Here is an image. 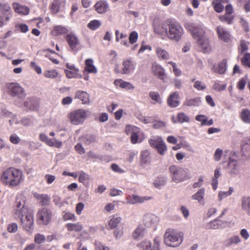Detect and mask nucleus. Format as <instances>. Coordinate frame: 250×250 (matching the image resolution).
I'll list each match as a JSON object with an SVG mask.
<instances>
[{
	"label": "nucleus",
	"mask_w": 250,
	"mask_h": 250,
	"mask_svg": "<svg viewBox=\"0 0 250 250\" xmlns=\"http://www.w3.org/2000/svg\"><path fill=\"white\" fill-rule=\"evenodd\" d=\"M159 221V218L156 215L151 213L146 214L143 218L144 223L147 227L155 226Z\"/></svg>",
	"instance_id": "18"
},
{
	"label": "nucleus",
	"mask_w": 250,
	"mask_h": 250,
	"mask_svg": "<svg viewBox=\"0 0 250 250\" xmlns=\"http://www.w3.org/2000/svg\"><path fill=\"white\" fill-rule=\"evenodd\" d=\"M241 118L244 123L250 124V111L248 109H243L241 112Z\"/></svg>",
	"instance_id": "48"
},
{
	"label": "nucleus",
	"mask_w": 250,
	"mask_h": 250,
	"mask_svg": "<svg viewBox=\"0 0 250 250\" xmlns=\"http://www.w3.org/2000/svg\"><path fill=\"white\" fill-rule=\"evenodd\" d=\"M169 170L172 180L176 183L182 182L190 178L187 168L171 166L169 167Z\"/></svg>",
	"instance_id": "4"
},
{
	"label": "nucleus",
	"mask_w": 250,
	"mask_h": 250,
	"mask_svg": "<svg viewBox=\"0 0 250 250\" xmlns=\"http://www.w3.org/2000/svg\"><path fill=\"white\" fill-rule=\"evenodd\" d=\"M241 202L242 210L250 215V196L243 197Z\"/></svg>",
	"instance_id": "35"
},
{
	"label": "nucleus",
	"mask_w": 250,
	"mask_h": 250,
	"mask_svg": "<svg viewBox=\"0 0 250 250\" xmlns=\"http://www.w3.org/2000/svg\"><path fill=\"white\" fill-rule=\"evenodd\" d=\"M166 184V181L163 178H157L153 182L154 186L158 188H161Z\"/></svg>",
	"instance_id": "57"
},
{
	"label": "nucleus",
	"mask_w": 250,
	"mask_h": 250,
	"mask_svg": "<svg viewBox=\"0 0 250 250\" xmlns=\"http://www.w3.org/2000/svg\"><path fill=\"white\" fill-rule=\"evenodd\" d=\"M216 31L218 38L225 42H230L232 41V37L230 32L227 29L222 26H218L216 28Z\"/></svg>",
	"instance_id": "15"
},
{
	"label": "nucleus",
	"mask_w": 250,
	"mask_h": 250,
	"mask_svg": "<svg viewBox=\"0 0 250 250\" xmlns=\"http://www.w3.org/2000/svg\"><path fill=\"white\" fill-rule=\"evenodd\" d=\"M226 84H221L219 82H215L213 85V88L216 91H222L226 88Z\"/></svg>",
	"instance_id": "59"
},
{
	"label": "nucleus",
	"mask_w": 250,
	"mask_h": 250,
	"mask_svg": "<svg viewBox=\"0 0 250 250\" xmlns=\"http://www.w3.org/2000/svg\"><path fill=\"white\" fill-rule=\"evenodd\" d=\"M21 221L23 228L27 231H30L33 229L34 216L31 211L27 210L26 212H23L20 215Z\"/></svg>",
	"instance_id": "8"
},
{
	"label": "nucleus",
	"mask_w": 250,
	"mask_h": 250,
	"mask_svg": "<svg viewBox=\"0 0 250 250\" xmlns=\"http://www.w3.org/2000/svg\"><path fill=\"white\" fill-rule=\"evenodd\" d=\"M248 49V42L244 40L241 41L239 47V52L241 53H243L247 51Z\"/></svg>",
	"instance_id": "61"
},
{
	"label": "nucleus",
	"mask_w": 250,
	"mask_h": 250,
	"mask_svg": "<svg viewBox=\"0 0 250 250\" xmlns=\"http://www.w3.org/2000/svg\"><path fill=\"white\" fill-rule=\"evenodd\" d=\"M22 175L21 170L14 167H10L3 172L1 176V180L5 185L17 186L21 180Z\"/></svg>",
	"instance_id": "2"
},
{
	"label": "nucleus",
	"mask_w": 250,
	"mask_h": 250,
	"mask_svg": "<svg viewBox=\"0 0 250 250\" xmlns=\"http://www.w3.org/2000/svg\"><path fill=\"white\" fill-rule=\"evenodd\" d=\"M145 234V228L142 225H139L133 231L132 237L134 239L138 240L143 238Z\"/></svg>",
	"instance_id": "34"
},
{
	"label": "nucleus",
	"mask_w": 250,
	"mask_h": 250,
	"mask_svg": "<svg viewBox=\"0 0 250 250\" xmlns=\"http://www.w3.org/2000/svg\"><path fill=\"white\" fill-rule=\"evenodd\" d=\"M155 51L157 58L160 60H168L169 59L168 52L162 47L160 46L156 47Z\"/></svg>",
	"instance_id": "30"
},
{
	"label": "nucleus",
	"mask_w": 250,
	"mask_h": 250,
	"mask_svg": "<svg viewBox=\"0 0 250 250\" xmlns=\"http://www.w3.org/2000/svg\"><path fill=\"white\" fill-rule=\"evenodd\" d=\"M45 240V237L44 235L37 233L35 235L34 241L37 244H41Z\"/></svg>",
	"instance_id": "62"
},
{
	"label": "nucleus",
	"mask_w": 250,
	"mask_h": 250,
	"mask_svg": "<svg viewBox=\"0 0 250 250\" xmlns=\"http://www.w3.org/2000/svg\"><path fill=\"white\" fill-rule=\"evenodd\" d=\"M150 152L148 150H145L141 152L140 164L142 166H145L150 163Z\"/></svg>",
	"instance_id": "31"
},
{
	"label": "nucleus",
	"mask_w": 250,
	"mask_h": 250,
	"mask_svg": "<svg viewBox=\"0 0 250 250\" xmlns=\"http://www.w3.org/2000/svg\"><path fill=\"white\" fill-rule=\"evenodd\" d=\"M43 75L45 77L49 79H54L58 77V73L55 70H50L45 71L43 73Z\"/></svg>",
	"instance_id": "51"
},
{
	"label": "nucleus",
	"mask_w": 250,
	"mask_h": 250,
	"mask_svg": "<svg viewBox=\"0 0 250 250\" xmlns=\"http://www.w3.org/2000/svg\"><path fill=\"white\" fill-rule=\"evenodd\" d=\"M138 34L137 32L133 31L132 32L129 36V42L131 44H134L138 40Z\"/></svg>",
	"instance_id": "60"
},
{
	"label": "nucleus",
	"mask_w": 250,
	"mask_h": 250,
	"mask_svg": "<svg viewBox=\"0 0 250 250\" xmlns=\"http://www.w3.org/2000/svg\"><path fill=\"white\" fill-rule=\"evenodd\" d=\"M24 105L30 110H37L39 107L38 102L34 98L28 99L24 103Z\"/></svg>",
	"instance_id": "41"
},
{
	"label": "nucleus",
	"mask_w": 250,
	"mask_h": 250,
	"mask_svg": "<svg viewBox=\"0 0 250 250\" xmlns=\"http://www.w3.org/2000/svg\"><path fill=\"white\" fill-rule=\"evenodd\" d=\"M223 222L218 218L214 219L205 225L206 229H218L222 228Z\"/></svg>",
	"instance_id": "36"
},
{
	"label": "nucleus",
	"mask_w": 250,
	"mask_h": 250,
	"mask_svg": "<svg viewBox=\"0 0 250 250\" xmlns=\"http://www.w3.org/2000/svg\"><path fill=\"white\" fill-rule=\"evenodd\" d=\"M242 63L250 68V53H246L242 59Z\"/></svg>",
	"instance_id": "63"
},
{
	"label": "nucleus",
	"mask_w": 250,
	"mask_h": 250,
	"mask_svg": "<svg viewBox=\"0 0 250 250\" xmlns=\"http://www.w3.org/2000/svg\"><path fill=\"white\" fill-rule=\"evenodd\" d=\"M221 176L220 168H216L214 170V176L212 179L211 185L213 190H216L217 188L218 180V179Z\"/></svg>",
	"instance_id": "43"
},
{
	"label": "nucleus",
	"mask_w": 250,
	"mask_h": 250,
	"mask_svg": "<svg viewBox=\"0 0 250 250\" xmlns=\"http://www.w3.org/2000/svg\"><path fill=\"white\" fill-rule=\"evenodd\" d=\"M152 71L155 76L164 82H165L166 75L165 73V70L162 66L158 64H154L152 67Z\"/></svg>",
	"instance_id": "22"
},
{
	"label": "nucleus",
	"mask_w": 250,
	"mask_h": 250,
	"mask_svg": "<svg viewBox=\"0 0 250 250\" xmlns=\"http://www.w3.org/2000/svg\"><path fill=\"white\" fill-rule=\"evenodd\" d=\"M183 242V234L171 229H167L164 234V243L168 246L176 247Z\"/></svg>",
	"instance_id": "3"
},
{
	"label": "nucleus",
	"mask_w": 250,
	"mask_h": 250,
	"mask_svg": "<svg viewBox=\"0 0 250 250\" xmlns=\"http://www.w3.org/2000/svg\"><path fill=\"white\" fill-rule=\"evenodd\" d=\"M149 96L152 100L155 101V104H162V100L158 92L155 91H150L149 93Z\"/></svg>",
	"instance_id": "47"
},
{
	"label": "nucleus",
	"mask_w": 250,
	"mask_h": 250,
	"mask_svg": "<svg viewBox=\"0 0 250 250\" xmlns=\"http://www.w3.org/2000/svg\"><path fill=\"white\" fill-rule=\"evenodd\" d=\"M26 197L22 194H18L16 196L15 202V214L20 215L23 212H26L28 210L25 206Z\"/></svg>",
	"instance_id": "14"
},
{
	"label": "nucleus",
	"mask_w": 250,
	"mask_h": 250,
	"mask_svg": "<svg viewBox=\"0 0 250 250\" xmlns=\"http://www.w3.org/2000/svg\"><path fill=\"white\" fill-rule=\"evenodd\" d=\"M195 119L196 121L201 123L202 125H211L213 124L212 119L208 120V117L205 115H197Z\"/></svg>",
	"instance_id": "38"
},
{
	"label": "nucleus",
	"mask_w": 250,
	"mask_h": 250,
	"mask_svg": "<svg viewBox=\"0 0 250 250\" xmlns=\"http://www.w3.org/2000/svg\"><path fill=\"white\" fill-rule=\"evenodd\" d=\"M219 18L222 22H227L229 24H231L233 20V17L232 16L227 14L219 16Z\"/></svg>",
	"instance_id": "53"
},
{
	"label": "nucleus",
	"mask_w": 250,
	"mask_h": 250,
	"mask_svg": "<svg viewBox=\"0 0 250 250\" xmlns=\"http://www.w3.org/2000/svg\"><path fill=\"white\" fill-rule=\"evenodd\" d=\"M65 0H53L50 6L51 13L57 14L62 8L65 7Z\"/></svg>",
	"instance_id": "20"
},
{
	"label": "nucleus",
	"mask_w": 250,
	"mask_h": 250,
	"mask_svg": "<svg viewBox=\"0 0 250 250\" xmlns=\"http://www.w3.org/2000/svg\"><path fill=\"white\" fill-rule=\"evenodd\" d=\"M114 83L117 87L124 88L128 90H133L135 88L134 86L130 83L124 81L122 79L115 80Z\"/></svg>",
	"instance_id": "26"
},
{
	"label": "nucleus",
	"mask_w": 250,
	"mask_h": 250,
	"mask_svg": "<svg viewBox=\"0 0 250 250\" xmlns=\"http://www.w3.org/2000/svg\"><path fill=\"white\" fill-rule=\"evenodd\" d=\"M0 19L6 25L13 17V12L10 4L5 2L0 1Z\"/></svg>",
	"instance_id": "7"
},
{
	"label": "nucleus",
	"mask_w": 250,
	"mask_h": 250,
	"mask_svg": "<svg viewBox=\"0 0 250 250\" xmlns=\"http://www.w3.org/2000/svg\"><path fill=\"white\" fill-rule=\"evenodd\" d=\"M84 70L89 73L96 74L98 70L94 65L93 60L92 59H87L85 61Z\"/></svg>",
	"instance_id": "33"
},
{
	"label": "nucleus",
	"mask_w": 250,
	"mask_h": 250,
	"mask_svg": "<svg viewBox=\"0 0 250 250\" xmlns=\"http://www.w3.org/2000/svg\"><path fill=\"white\" fill-rule=\"evenodd\" d=\"M161 238L155 237L153 240V244L147 239H145L137 244V247L142 250H161Z\"/></svg>",
	"instance_id": "9"
},
{
	"label": "nucleus",
	"mask_w": 250,
	"mask_h": 250,
	"mask_svg": "<svg viewBox=\"0 0 250 250\" xmlns=\"http://www.w3.org/2000/svg\"><path fill=\"white\" fill-rule=\"evenodd\" d=\"M89 180V175L83 171L80 172L79 181L83 184Z\"/></svg>",
	"instance_id": "58"
},
{
	"label": "nucleus",
	"mask_w": 250,
	"mask_h": 250,
	"mask_svg": "<svg viewBox=\"0 0 250 250\" xmlns=\"http://www.w3.org/2000/svg\"><path fill=\"white\" fill-rule=\"evenodd\" d=\"M65 39L71 49L77 51L79 49L80 41L77 37L73 33L68 34Z\"/></svg>",
	"instance_id": "16"
},
{
	"label": "nucleus",
	"mask_w": 250,
	"mask_h": 250,
	"mask_svg": "<svg viewBox=\"0 0 250 250\" xmlns=\"http://www.w3.org/2000/svg\"><path fill=\"white\" fill-rule=\"evenodd\" d=\"M122 218L118 216L117 215H114L108 221V227L109 228L107 229H115L119 224L121 222Z\"/></svg>",
	"instance_id": "39"
},
{
	"label": "nucleus",
	"mask_w": 250,
	"mask_h": 250,
	"mask_svg": "<svg viewBox=\"0 0 250 250\" xmlns=\"http://www.w3.org/2000/svg\"><path fill=\"white\" fill-rule=\"evenodd\" d=\"M233 192L232 188L230 187L228 191H219L218 193V200L221 201L224 199L230 196Z\"/></svg>",
	"instance_id": "46"
},
{
	"label": "nucleus",
	"mask_w": 250,
	"mask_h": 250,
	"mask_svg": "<svg viewBox=\"0 0 250 250\" xmlns=\"http://www.w3.org/2000/svg\"><path fill=\"white\" fill-rule=\"evenodd\" d=\"M34 197L42 206L47 205L50 202V198L47 194L34 193Z\"/></svg>",
	"instance_id": "29"
},
{
	"label": "nucleus",
	"mask_w": 250,
	"mask_h": 250,
	"mask_svg": "<svg viewBox=\"0 0 250 250\" xmlns=\"http://www.w3.org/2000/svg\"><path fill=\"white\" fill-rule=\"evenodd\" d=\"M241 242V239L239 236L234 235L226 241V245L227 246H230L232 245H236Z\"/></svg>",
	"instance_id": "49"
},
{
	"label": "nucleus",
	"mask_w": 250,
	"mask_h": 250,
	"mask_svg": "<svg viewBox=\"0 0 250 250\" xmlns=\"http://www.w3.org/2000/svg\"><path fill=\"white\" fill-rule=\"evenodd\" d=\"M156 149L160 155H164L165 154L166 152L167 151V147L164 141H162V143L159 144L156 147Z\"/></svg>",
	"instance_id": "56"
},
{
	"label": "nucleus",
	"mask_w": 250,
	"mask_h": 250,
	"mask_svg": "<svg viewBox=\"0 0 250 250\" xmlns=\"http://www.w3.org/2000/svg\"><path fill=\"white\" fill-rule=\"evenodd\" d=\"M125 131L128 135L131 136V142L132 144H136L142 141V133L140 129L136 126L130 125H127Z\"/></svg>",
	"instance_id": "11"
},
{
	"label": "nucleus",
	"mask_w": 250,
	"mask_h": 250,
	"mask_svg": "<svg viewBox=\"0 0 250 250\" xmlns=\"http://www.w3.org/2000/svg\"><path fill=\"white\" fill-rule=\"evenodd\" d=\"M172 122L173 123H188L190 121V118L184 112H181L177 114L176 117L174 116L171 118Z\"/></svg>",
	"instance_id": "24"
},
{
	"label": "nucleus",
	"mask_w": 250,
	"mask_h": 250,
	"mask_svg": "<svg viewBox=\"0 0 250 250\" xmlns=\"http://www.w3.org/2000/svg\"><path fill=\"white\" fill-rule=\"evenodd\" d=\"M145 198L137 195L133 194L132 196L128 195L126 198V203L134 205L137 203H141L144 202Z\"/></svg>",
	"instance_id": "37"
},
{
	"label": "nucleus",
	"mask_w": 250,
	"mask_h": 250,
	"mask_svg": "<svg viewBox=\"0 0 250 250\" xmlns=\"http://www.w3.org/2000/svg\"><path fill=\"white\" fill-rule=\"evenodd\" d=\"M101 22L96 20L90 21L87 24V27L91 30H95L100 27Z\"/></svg>",
	"instance_id": "50"
},
{
	"label": "nucleus",
	"mask_w": 250,
	"mask_h": 250,
	"mask_svg": "<svg viewBox=\"0 0 250 250\" xmlns=\"http://www.w3.org/2000/svg\"><path fill=\"white\" fill-rule=\"evenodd\" d=\"M68 32L67 29L61 25L55 26L52 31L53 36H57L62 34H65Z\"/></svg>",
	"instance_id": "42"
},
{
	"label": "nucleus",
	"mask_w": 250,
	"mask_h": 250,
	"mask_svg": "<svg viewBox=\"0 0 250 250\" xmlns=\"http://www.w3.org/2000/svg\"><path fill=\"white\" fill-rule=\"evenodd\" d=\"M227 60L224 59L217 65H214L212 67V70L219 74H224L227 69Z\"/></svg>",
	"instance_id": "32"
},
{
	"label": "nucleus",
	"mask_w": 250,
	"mask_h": 250,
	"mask_svg": "<svg viewBox=\"0 0 250 250\" xmlns=\"http://www.w3.org/2000/svg\"><path fill=\"white\" fill-rule=\"evenodd\" d=\"M95 250H109V248L99 241L95 242Z\"/></svg>",
	"instance_id": "64"
},
{
	"label": "nucleus",
	"mask_w": 250,
	"mask_h": 250,
	"mask_svg": "<svg viewBox=\"0 0 250 250\" xmlns=\"http://www.w3.org/2000/svg\"><path fill=\"white\" fill-rule=\"evenodd\" d=\"M186 28L190 32L193 38L195 40H198L205 37L204 36L205 31L201 25L188 23L186 24Z\"/></svg>",
	"instance_id": "10"
},
{
	"label": "nucleus",
	"mask_w": 250,
	"mask_h": 250,
	"mask_svg": "<svg viewBox=\"0 0 250 250\" xmlns=\"http://www.w3.org/2000/svg\"><path fill=\"white\" fill-rule=\"evenodd\" d=\"M13 8L15 11L19 14L27 15L29 13L30 9L28 7L21 5L19 3H13Z\"/></svg>",
	"instance_id": "27"
},
{
	"label": "nucleus",
	"mask_w": 250,
	"mask_h": 250,
	"mask_svg": "<svg viewBox=\"0 0 250 250\" xmlns=\"http://www.w3.org/2000/svg\"><path fill=\"white\" fill-rule=\"evenodd\" d=\"M228 169L230 174L237 175L240 172L241 167L236 160L229 158Z\"/></svg>",
	"instance_id": "19"
},
{
	"label": "nucleus",
	"mask_w": 250,
	"mask_h": 250,
	"mask_svg": "<svg viewBox=\"0 0 250 250\" xmlns=\"http://www.w3.org/2000/svg\"><path fill=\"white\" fill-rule=\"evenodd\" d=\"M63 218L64 220L76 221V217L74 213L67 211H63L62 213Z\"/></svg>",
	"instance_id": "55"
},
{
	"label": "nucleus",
	"mask_w": 250,
	"mask_h": 250,
	"mask_svg": "<svg viewBox=\"0 0 250 250\" xmlns=\"http://www.w3.org/2000/svg\"><path fill=\"white\" fill-rule=\"evenodd\" d=\"M47 145L50 146H54L57 148H60L62 147V142L54 138L53 139H50Z\"/></svg>",
	"instance_id": "54"
},
{
	"label": "nucleus",
	"mask_w": 250,
	"mask_h": 250,
	"mask_svg": "<svg viewBox=\"0 0 250 250\" xmlns=\"http://www.w3.org/2000/svg\"><path fill=\"white\" fill-rule=\"evenodd\" d=\"M95 141V136L87 135L82 138V142L86 145H89Z\"/></svg>",
	"instance_id": "52"
},
{
	"label": "nucleus",
	"mask_w": 250,
	"mask_h": 250,
	"mask_svg": "<svg viewBox=\"0 0 250 250\" xmlns=\"http://www.w3.org/2000/svg\"><path fill=\"white\" fill-rule=\"evenodd\" d=\"M154 32L163 38L166 37L174 42L181 41L184 34L182 25L178 22L170 20L166 21L155 27Z\"/></svg>",
	"instance_id": "1"
},
{
	"label": "nucleus",
	"mask_w": 250,
	"mask_h": 250,
	"mask_svg": "<svg viewBox=\"0 0 250 250\" xmlns=\"http://www.w3.org/2000/svg\"><path fill=\"white\" fill-rule=\"evenodd\" d=\"M90 113L88 110L79 109L70 112L68 117L72 124L79 125L83 123Z\"/></svg>",
	"instance_id": "6"
},
{
	"label": "nucleus",
	"mask_w": 250,
	"mask_h": 250,
	"mask_svg": "<svg viewBox=\"0 0 250 250\" xmlns=\"http://www.w3.org/2000/svg\"><path fill=\"white\" fill-rule=\"evenodd\" d=\"M94 7L98 13L104 14L107 11L109 5L107 1L101 0L96 3Z\"/></svg>",
	"instance_id": "23"
},
{
	"label": "nucleus",
	"mask_w": 250,
	"mask_h": 250,
	"mask_svg": "<svg viewBox=\"0 0 250 250\" xmlns=\"http://www.w3.org/2000/svg\"><path fill=\"white\" fill-rule=\"evenodd\" d=\"M66 228L69 231H75L79 232L82 230V226L78 223H68L66 225Z\"/></svg>",
	"instance_id": "44"
},
{
	"label": "nucleus",
	"mask_w": 250,
	"mask_h": 250,
	"mask_svg": "<svg viewBox=\"0 0 250 250\" xmlns=\"http://www.w3.org/2000/svg\"><path fill=\"white\" fill-rule=\"evenodd\" d=\"M163 139L161 137L159 136L153 137L152 138L149 140V144L150 146L155 148L162 143Z\"/></svg>",
	"instance_id": "45"
},
{
	"label": "nucleus",
	"mask_w": 250,
	"mask_h": 250,
	"mask_svg": "<svg viewBox=\"0 0 250 250\" xmlns=\"http://www.w3.org/2000/svg\"><path fill=\"white\" fill-rule=\"evenodd\" d=\"M75 99L81 100L83 104H88L90 103L89 94L83 90H78L76 92Z\"/></svg>",
	"instance_id": "25"
},
{
	"label": "nucleus",
	"mask_w": 250,
	"mask_h": 250,
	"mask_svg": "<svg viewBox=\"0 0 250 250\" xmlns=\"http://www.w3.org/2000/svg\"><path fill=\"white\" fill-rule=\"evenodd\" d=\"M123 68L121 70L118 69V66L116 65L115 71L117 73L122 74H128L134 71L135 67V63L131 59H125L122 62Z\"/></svg>",
	"instance_id": "13"
},
{
	"label": "nucleus",
	"mask_w": 250,
	"mask_h": 250,
	"mask_svg": "<svg viewBox=\"0 0 250 250\" xmlns=\"http://www.w3.org/2000/svg\"><path fill=\"white\" fill-rule=\"evenodd\" d=\"M197 43L201 51L204 53H208L211 50L208 39L207 37L202 38L197 40Z\"/></svg>",
	"instance_id": "21"
},
{
	"label": "nucleus",
	"mask_w": 250,
	"mask_h": 250,
	"mask_svg": "<svg viewBox=\"0 0 250 250\" xmlns=\"http://www.w3.org/2000/svg\"><path fill=\"white\" fill-rule=\"evenodd\" d=\"M37 216L39 224L46 225L51 220L52 212L46 208H42L38 211Z\"/></svg>",
	"instance_id": "12"
},
{
	"label": "nucleus",
	"mask_w": 250,
	"mask_h": 250,
	"mask_svg": "<svg viewBox=\"0 0 250 250\" xmlns=\"http://www.w3.org/2000/svg\"><path fill=\"white\" fill-rule=\"evenodd\" d=\"M5 91L13 97L23 98L26 96L24 88L18 83H9L6 84Z\"/></svg>",
	"instance_id": "5"
},
{
	"label": "nucleus",
	"mask_w": 250,
	"mask_h": 250,
	"mask_svg": "<svg viewBox=\"0 0 250 250\" xmlns=\"http://www.w3.org/2000/svg\"><path fill=\"white\" fill-rule=\"evenodd\" d=\"M205 189L204 188H201L194 194L192 195L191 198L192 200L197 201L200 205H203L205 204Z\"/></svg>",
	"instance_id": "28"
},
{
	"label": "nucleus",
	"mask_w": 250,
	"mask_h": 250,
	"mask_svg": "<svg viewBox=\"0 0 250 250\" xmlns=\"http://www.w3.org/2000/svg\"><path fill=\"white\" fill-rule=\"evenodd\" d=\"M179 93L177 91L171 93L167 97V102L168 106L175 108L180 104Z\"/></svg>",
	"instance_id": "17"
},
{
	"label": "nucleus",
	"mask_w": 250,
	"mask_h": 250,
	"mask_svg": "<svg viewBox=\"0 0 250 250\" xmlns=\"http://www.w3.org/2000/svg\"><path fill=\"white\" fill-rule=\"evenodd\" d=\"M201 103L200 97H195L192 99H186L184 102V105L188 106H198Z\"/></svg>",
	"instance_id": "40"
}]
</instances>
